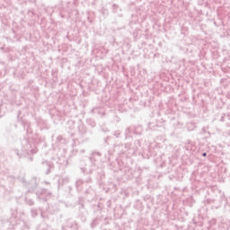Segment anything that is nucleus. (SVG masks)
<instances>
[{"label": "nucleus", "mask_w": 230, "mask_h": 230, "mask_svg": "<svg viewBox=\"0 0 230 230\" xmlns=\"http://www.w3.org/2000/svg\"><path fill=\"white\" fill-rule=\"evenodd\" d=\"M203 157H206V153L203 154Z\"/></svg>", "instance_id": "1"}]
</instances>
